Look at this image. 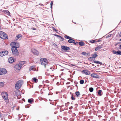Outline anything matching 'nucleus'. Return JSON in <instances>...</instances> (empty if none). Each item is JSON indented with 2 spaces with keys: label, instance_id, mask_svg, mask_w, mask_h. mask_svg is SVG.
Wrapping results in <instances>:
<instances>
[{
  "label": "nucleus",
  "instance_id": "1",
  "mask_svg": "<svg viewBox=\"0 0 121 121\" xmlns=\"http://www.w3.org/2000/svg\"><path fill=\"white\" fill-rule=\"evenodd\" d=\"M19 47V45L18 46H17V47H16L15 46H13L12 47L11 50L13 55L15 56H16L19 53L18 50H17V48Z\"/></svg>",
  "mask_w": 121,
  "mask_h": 121
},
{
  "label": "nucleus",
  "instance_id": "2",
  "mask_svg": "<svg viewBox=\"0 0 121 121\" xmlns=\"http://www.w3.org/2000/svg\"><path fill=\"white\" fill-rule=\"evenodd\" d=\"M23 82L22 80H19L17 82L15 85V88L17 90L19 89L23 84Z\"/></svg>",
  "mask_w": 121,
  "mask_h": 121
},
{
  "label": "nucleus",
  "instance_id": "3",
  "mask_svg": "<svg viewBox=\"0 0 121 121\" xmlns=\"http://www.w3.org/2000/svg\"><path fill=\"white\" fill-rule=\"evenodd\" d=\"M0 37L4 39H7L8 38L7 35L4 32L2 31H0Z\"/></svg>",
  "mask_w": 121,
  "mask_h": 121
},
{
  "label": "nucleus",
  "instance_id": "4",
  "mask_svg": "<svg viewBox=\"0 0 121 121\" xmlns=\"http://www.w3.org/2000/svg\"><path fill=\"white\" fill-rule=\"evenodd\" d=\"M40 60L41 62V65L44 66V67H46V65L48 63V60L44 58H42L40 59Z\"/></svg>",
  "mask_w": 121,
  "mask_h": 121
},
{
  "label": "nucleus",
  "instance_id": "5",
  "mask_svg": "<svg viewBox=\"0 0 121 121\" xmlns=\"http://www.w3.org/2000/svg\"><path fill=\"white\" fill-rule=\"evenodd\" d=\"M2 95L3 99L4 100H8V95L7 93L4 92L2 93Z\"/></svg>",
  "mask_w": 121,
  "mask_h": 121
},
{
  "label": "nucleus",
  "instance_id": "6",
  "mask_svg": "<svg viewBox=\"0 0 121 121\" xmlns=\"http://www.w3.org/2000/svg\"><path fill=\"white\" fill-rule=\"evenodd\" d=\"M7 73L6 70L4 68H0V75L6 74Z\"/></svg>",
  "mask_w": 121,
  "mask_h": 121
},
{
  "label": "nucleus",
  "instance_id": "7",
  "mask_svg": "<svg viewBox=\"0 0 121 121\" xmlns=\"http://www.w3.org/2000/svg\"><path fill=\"white\" fill-rule=\"evenodd\" d=\"M61 48L65 51H68L70 50V48L68 47L65 46H61Z\"/></svg>",
  "mask_w": 121,
  "mask_h": 121
},
{
  "label": "nucleus",
  "instance_id": "8",
  "mask_svg": "<svg viewBox=\"0 0 121 121\" xmlns=\"http://www.w3.org/2000/svg\"><path fill=\"white\" fill-rule=\"evenodd\" d=\"M82 72L86 75H89L90 74V72L86 70H84L82 71Z\"/></svg>",
  "mask_w": 121,
  "mask_h": 121
},
{
  "label": "nucleus",
  "instance_id": "9",
  "mask_svg": "<svg viewBox=\"0 0 121 121\" xmlns=\"http://www.w3.org/2000/svg\"><path fill=\"white\" fill-rule=\"evenodd\" d=\"M91 76L94 78H97L99 77L98 75L92 73L91 75Z\"/></svg>",
  "mask_w": 121,
  "mask_h": 121
},
{
  "label": "nucleus",
  "instance_id": "10",
  "mask_svg": "<svg viewBox=\"0 0 121 121\" xmlns=\"http://www.w3.org/2000/svg\"><path fill=\"white\" fill-rule=\"evenodd\" d=\"M32 52L34 54L36 55H37L39 54V53L37 50L34 49H33Z\"/></svg>",
  "mask_w": 121,
  "mask_h": 121
},
{
  "label": "nucleus",
  "instance_id": "11",
  "mask_svg": "<svg viewBox=\"0 0 121 121\" xmlns=\"http://www.w3.org/2000/svg\"><path fill=\"white\" fill-rule=\"evenodd\" d=\"M8 61L9 63H11L13 62L14 60L12 57H11L8 59Z\"/></svg>",
  "mask_w": 121,
  "mask_h": 121
},
{
  "label": "nucleus",
  "instance_id": "12",
  "mask_svg": "<svg viewBox=\"0 0 121 121\" xmlns=\"http://www.w3.org/2000/svg\"><path fill=\"white\" fill-rule=\"evenodd\" d=\"M16 69L17 70L20 69L21 68V66L19 65V64L15 66Z\"/></svg>",
  "mask_w": 121,
  "mask_h": 121
},
{
  "label": "nucleus",
  "instance_id": "13",
  "mask_svg": "<svg viewBox=\"0 0 121 121\" xmlns=\"http://www.w3.org/2000/svg\"><path fill=\"white\" fill-rule=\"evenodd\" d=\"M102 48V47L101 46H99L95 48V50L96 51H97Z\"/></svg>",
  "mask_w": 121,
  "mask_h": 121
},
{
  "label": "nucleus",
  "instance_id": "14",
  "mask_svg": "<svg viewBox=\"0 0 121 121\" xmlns=\"http://www.w3.org/2000/svg\"><path fill=\"white\" fill-rule=\"evenodd\" d=\"M76 96L77 97H79V96L80 95V93L78 91H76L75 93Z\"/></svg>",
  "mask_w": 121,
  "mask_h": 121
},
{
  "label": "nucleus",
  "instance_id": "15",
  "mask_svg": "<svg viewBox=\"0 0 121 121\" xmlns=\"http://www.w3.org/2000/svg\"><path fill=\"white\" fill-rule=\"evenodd\" d=\"M22 35L21 34H19L16 37V40L18 39L19 38L22 37Z\"/></svg>",
  "mask_w": 121,
  "mask_h": 121
},
{
  "label": "nucleus",
  "instance_id": "16",
  "mask_svg": "<svg viewBox=\"0 0 121 121\" xmlns=\"http://www.w3.org/2000/svg\"><path fill=\"white\" fill-rule=\"evenodd\" d=\"M69 39L68 41V42H69V43H73V41H75V40L72 39Z\"/></svg>",
  "mask_w": 121,
  "mask_h": 121
},
{
  "label": "nucleus",
  "instance_id": "17",
  "mask_svg": "<svg viewBox=\"0 0 121 121\" xmlns=\"http://www.w3.org/2000/svg\"><path fill=\"white\" fill-rule=\"evenodd\" d=\"M91 56L93 58H96L98 56L95 53H94V54L91 55Z\"/></svg>",
  "mask_w": 121,
  "mask_h": 121
},
{
  "label": "nucleus",
  "instance_id": "18",
  "mask_svg": "<svg viewBox=\"0 0 121 121\" xmlns=\"http://www.w3.org/2000/svg\"><path fill=\"white\" fill-rule=\"evenodd\" d=\"M102 90H99V91L98 92V94L100 96H101L102 95Z\"/></svg>",
  "mask_w": 121,
  "mask_h": 121
},
{
  "label": "nucleus",
  "instance_id": "19",
  "mask_svg": "<svg viewBox=\"0 0 121 121\" xmlns=\"http://www.w3.org/2000/svg\"><path fill=\"white\" fill-rule=\"evenodd\" d=\"M3 55L4 56L6 55L8 53V52L6 51H3Z\"/></svg>",
  "mask_w": 121,
  "mask_h": 121
},
{
  "label": "nucleus",
  "instance_id": "20",
  "mask_svg": "<svg viewBox=\"0 0 121 121\" xmlns=\"http://www.w3.org/2000/svg\"><path fill=\"white\" fill-rule=\"evenodd\" d=\"M79 44L81 46H83L85 44L84 42H79Z\"/></svg>",
  "mask_w": 121,
  "mask_h": 121
},
{
  "label": "nucleus",
  "instance_id": "21",
  "mask_svg": "<svg viewBox=\"0 0 121 121\" xmlns=\"http://www.w3.org/2000/svg\"><path fill=\"white\" fill-rule=\"evenodd\" d=\"M82 54L84 56L88 55L89 54L88 53L86 52H82Z\"/></svg>",
  "mask_w": 121,
  "mask_h": 121
},
{
  "label": "nucleus",
  "instance_id": "22",
  "mask_svg": "<svg viewBox=\"0 0 121 121\" xmlns=\"http://www.w3.org/2000/svg\"><path fill=\"white\" fill-rule=\"evenodd\" d=\"M64 37L65 38V39H70L72 38L69 36L67 35H65L64 36Z\"/></svg>",
  "mask_w": 121,
  "mask_h": 121
},
{
  "label": "nucleus",
  "instance_id": "23",
  "mask_svg": "<svg viewBox=\"0 0 121 121\" xmlns=\"http://www.w3.org/2000/svg\"><path fill=\"white\" fill-rule=\"evenodd\" d=\"M25 61H21L20 62L19 64V65L21 66V67L25 63Z\"/></svg>",
  "mask_w": 121,
  "mask_h": 121
},
{
  "label": "nucleus",
  "instance_id": "24",
  "mask_svg": "<svg viewBox=\"0 0 121 121\" xmlns=\"http://www.w3.org/2000/svg\"><path fill=\"white\" fill-rule=\"evenodd\" d=\"M93 88L92 87H90L89 88V91L91 92H93Z\"/></svg>",
  "mask_w": 121,
  "mask_h": 121
},
{
  "label": "nucleus",
  "instance_id": "25",
  "mask_svg": "<svg viewBox=\"0 0 121 121\" xmlns=\"http://www.w3.org/2000/svg\"><path fill=\"white\" fill-rule=\"evenodd\" d=\"M13 45H15L14 46H15L16 47H17V46H18V45H19V43H16L15 42H14L13 43Z\"/></svg>",
  "mask_w": 121,
  "mask_h": 121
},
{
  "label": "nucleus",
  "instance_id": "26",
  "mask_svg": "<svg viewBox=\"0 0 121 121\" xmlns=\"http://www.w3.org/2000/svg\"><path fill=\"white\" fill-rule=\"evenodd\" d=\"M84 81L83 80H81L80 81V83L81 84H83L84 83Z\"/></svg>",
  "mask_w": 121,
  "mask_h": 121
},
{
  "label": "nucleus",
  "instance_id": "27",
  "mask_svg": "<svg viewBox=\"0 0 121 121\" xmlns=\"http://www.w3.org/2000/svg\"><path fill=\"white\" fill-rule=\"evenodd\" d=\"M71 98L73 100H75V98H74V97H73V95H71Z\"/></svg>",
  "mask_w": 121,
  "mask_h": 121
},
{
  "label": "nucleus",
  "instance_id": "28",
  "mask_svg": "<svg viewBox=\"0 0 121 121\" xmlns=\"http://www.w3.org/2000/svg\"><path fill=\"white\" fill-rule=\"evenodd\" d=\"M33 80L35 81V82H36L38 81L37 79L35 78H34Z\"/></svg>",
  "mask_w": 121,
  "mask_h": 121
},
{
  "label": "nucleus",
  "instance_id": "29",
  "mask_svg": "<svg viewBox=\"0 0 121 121\" xmlns=\"http://www.w3.org/2000/svg\"><path fill=\"white\" fill-rule=\"evenodd\" d=\"M32 102V101L31 99H28V102L29 103L31 104Z\"/></svg>",
  "mask_w": 121,
  "mask_h": 121
},
{
  "label": "nucleus",
  "instance_id": "30",
  "mask_svg": "<svg viewBox=\"0 0 121 121\" xmlns=\"http://www.w3.org/2000/svg\"><path fill=\"white\" fill-rule=\"evenodd\" d=\"M93 58L92 57H90L88 59V60H90V61H91L93 60Z\"/></svg>",
  "mask_w": 121,
  "mask_h": 121
},
{
  "label": "nucleus",
  "instance_id": "31",
  "mask_svg": "<svg viewBox=\"0 0 121 121\" xmlns=\"http://www.w3.org/2000/svg\"><path fill=\"white\" fill-rule=\"evenodd\" d=\"M4 56V55H3V51H2L0 52V56Z\"/></svg>",
  "mask_w": 121,
  "mask_h": 121
},
{
  "label": "nucleus",
  "instance_id": "32",
  "mask_svg": "<svg viewBox=\"0 0 121 121\" xmlns=\"http://www.w3.org/2000/svg\"><path fill=\"white\" fill-rule=\"evenodd\" d=\"M112 52L114 54L117 55V51H116L115 50H113L112 51Z\"/></svg>",
  "mask_w": 121,
  "mask_h": 121
},
{
  "label": "nucleus",
  "instance_id": "33",
  "mask_svg": "<svg viewBox=\"0 0 121 121\" xmlns=\"http://www.w3.org/2000/svg\"><path fill=\"white\" fill-rule=\"evenodd\" d=\"M117 55H121V51H117Z\"/></svg>",
  "mask_w": 121,
  "mask_h": 121
},
{
  "label": "nucleus",
  "instance_id": "34",
  "mask_svg": "<svg viewBox=\"0 0 121 121\" xmlns=\"http://www.w3.org/2000/svg\"><path fill=\"white\" fill-rule=\"evenodd\" d=\"M4 86V82H1L0 83V86L1 87L3 86Z\"/></svg>",
  "mask_w": 121,
  "mask_h": 121
},
{
  "label": "nucleus",
  "instance_id": "35",
  "mask_svg": "<svg viewBox=\"0 0 121 121\" xmlns=\"http://www.w3.org/2000/svg\"><path fill=\"white\" fill-rule=\"evenodd\" d=\"M95 42V40H90V42L91 43H94Z\"/></svg>",
  "mask_w": 121,
  "mask_h": 121
},
{
  "label": "nucleus",
  "instance_id": "36",
  "mask_svg": "<svg viewBox=\"0 0 121 121\" xmlns=\"http://www.w3.org/2000/svg\"><path fill=\"white\" fill-rule=\"evenodd\" d=\"M34 68V67H33V66H31L30 67V70L31 69V70H33V69Z\"/></svg>",
  "mask_w": 121,
  "mask_h": 121
},
{
  "label": "nucleus",
  "instance_id": "37",
  "mask_svg": "<svg viewBox=\"0 0 121 121\" xmlns=\"http://www.w3.org/2000/svg\"><path fill=\"white\" fill-rule=\"evenodd\" d=\"M5 12L6 13H8V15L9 14H10V12L8 10H6L5 11Z\"/></svg>",
  "mask_w": 121,
  "mask_h": 121
},
{
  "label": "nucleus",
  "instance_id": "38",
  "mask_svg": "<svg viewBox=\"0 0 121 121\" xmlns=\"http://www.w3.org/2000/svg\"><path fill=\"white\" fill-rule=\"evenodd\" d=\"M94 62L95 63H96V64H99V62L98 61H94Z\"/></svg>",
  "mask_w": 121,
  "mask_h": 121
},
{
  "label": "nucleus",
  "instance_id": "39",
  "mask_svg": "<svg viewBox=\"0 0 121 121\" xmlns=\"http://www.w3.org/2000/svg\"><path fill=\"white\" fill-rule=\"evenodd\" d=\"M54 35L56 36H57L59 38L60 37V36L57 35L55 34Z\"/></svg>",
  "mask_w": 121,
  "mask_h": 121
},
{
  "label": "nucleus",
  "instance_id": "40",
  "mask_svg": "<svg viewBox=\"0 0 121 121\" xmlns=\"http://www.w3.org/2000/svg\"><path fill=\"white\" fill-rule=\"evenodd\" d=\"M59 38H60L62 40H64V39L60 36V37Z\"/></svg>",
  "mask_w": 121,
  "mask_h": 121
},
{
  "label": "nucleus",
  "instance_id": "41",
  "mask_svg": "<svg viewBox=\"0 0 121 121\" xmlns=\"http://www.w3.org/2000/svg\"><path fill=\"white\" fill-rule=\"evenodd\" d=\"M53 2L52 1H51V3H50L51 6H52V5H53Z\"/></svg>",
  "mask_w": 121,
  "mask_h": 121
},
{
  "label": "nucleus",
  "instance_id": "42",
  "mask_svg": "<svg viewBox=\"0 0 121 121\" xmlns=\"http://www.w3.org/2000/svg\"><path fill=\"white\" fill-rule=\"evenodd\" d=\"M53 45L54 46H57V45L55 43H54V44H53Z\"/></svg>",
  "mask_w": 121,
  "mask_h": 121
},
{
  "label": "nucleus",
  "instance_id": "43",
  "mask_svg": "<svg viewBox=\"0 0 121 121\" xmlns=\"http://www.w3.org/2000/svg\"><path fill=\"white\" fill-rule=\"evenodd\" d=\"M52 28L53 30H55L56 31V30L55 29L54 27H52Z\"/></svg>",
  "mask_w": 121,
  "mask_h": 121
},
{
  "label": "nucleus",
  "instance_id": "44",
  "mask_svg": "<svg viewBox=\"0 0 121 121\" xmlns=\"http://www.w3.org/2000/svg\"><path fill=\"white\" fill-rule=\"evenodd\" d=\"M111 36V35H108L107 37H110V36Z\"/></svg>",
  "mask_w": 121,
  "mask_h": 121
},
{
  "label": "nucleus",
  "instance_id": "45",
  "mask_svg": "<svg viewBox=\"0 0 121 121\" xmlns=\"http://www.w3.org/2000/svg\"><path fill=\"white\" fill-rule=\"evenodd\" d=\"M75 41H73V43H74V45H76V43H75Z\"/></svg>",
  "mask_w": 121,
  "mask_h": 121
},
{
  "label": "nucleus",
  "instance_id": "46",
  "mask_svg": "<svg viewBox=\"0 0 121 121\" xmlns=\"http://www.w3.org/2000/svg\"><path fill=\"white\" fill-rule=\"evenodd\" d=\"M119 48L121 49V44L119 45Z\"/></svg>",
  "mask_w": 121,
  "mask_h": 121
},
{
  "label": "nucleus",
  "instance_id": "47",
  "mask_svg": "<svg viewBox=\"0 0 121 121\" xmlns=\"http://www.w3.org/2000/svg\"><path fill=\"white\" fill-rule=\"evenodd\" d=\"M32 29L33 30H36V28H32Z\"/></svg>",
  "mask_w": 121,
  "mask_h": 121
},
{
  "label": "nucleus",
  "instance_id": "48",
  "mask_svg": "<svg viewBox=\"0 0 121 121\" xmlns=\"http://www.w3.org/2000/svg\"><path fill=\"white\" fill-rule=\"evenodd\" d=\"M50 7H51V10L52 11V6H51Z\"/></svg>",
  "mask_w": 121,
  "mask_h": 121
},
{
  "label": "nucleus",
  "instance_id": "49",
  "mask_svg": "<svg viewBox=\"0 0 121 121\" xmlns=\"http://www.w3.org/2000/svg\"><path fill=\"white\" fill-rule=\"evenodd\" d=\"M100 41H101V40L100 39H98L97 40V42H100Z\"/></svg>",
  "mask_w": 121,
  "mask_h": 121
},
{
  "label": "nucleus",
  "instance_id": "50",
  "mask_svg": "<svg viewBox=\"0 0 121 121\" xmlns=\"http://www.w3.org/2000/svg\"><path fill=\"white\" fill-rule=\"evenodd\" d=\"M99 64H100L101 65L102 64V63L101 62H99Z\"/></svg>",
  "mask_w": 121,
  "mask_h": 121
},
{
  "label": "nucleus",
  "instance_id": "51",
  "mask_svg": "<svg viewBox=\"0 0 121 121\" xmlns=\"http://www.w3.org/2000/svg\"><path fill=\"white\" fill-rule=\"evenodd\" d=\"M73 108V107L72 106H71L69 108V109H72Z\"/></svg>",
  "mask_w": 121,
  "mask_h": 121
},
{
  "label": "nucleus",
  "instance_id": "52",
  "mask_svg": "<svg viewBox=\"0 0 121 121\" xmlns=\"http://www.w3.org/2000/svg\"><path fill=\"white\" fill-rule=\"evenodd\" d=\"M118 44V43H115V46H116Z\"/></svg>",
  "mask_w": 121,
  "mask_h": 121
},
{
  "label": "nucleus",
  "instance_id": "53",
  "mask_svg": "<svg viewBox=\"0 0 121 121\" xmlns=\"http://www.w3.org/2000/svg\"><path fill=\"white\" fill-rule=\"evenodd\" d=\"M119 36L120 37H121V32H120V34Z\"/></svg>",
  "mask_w": 121,
  "mask_h": 121
},
{
  "label": "nucleus",
  "instance_id": "54",
  "mask_svg": "<svg viewBox=\"0 0 121 121\" xmlns=\"http://www.w3.org/2000/svg\"><path fill=\"white\" fill-rule=\"evenodd\" d=\"M118 43V44L119 43H121V42H119Z\"/></svg>",
  "mask_w": 121,
  "mask_h": 121
},
{
  "label": "nucleus",
  "instance_id": "55",
  "mask_svg": "<svg viewBox=\"0 0 121 121\" xmlns=\"http://www.w3.org/2000/svg\"><path fill=\"white\" fill-rule=\"evenodd\" d=\"M1 115L0 114V117H1Z\"/></svg>",
  "mask_w": 121,
  "mask_h": 121
},
{
  "label": "nucleus",
  "instance_id": "56",
  "mask_svg": "<svg viewBox=\"0 0 121 121\" xmlns=\"http://www.w3.org/2000/svg\"><path fill=\"white\" fill-rule=\"evenodd\" d=\"M119 41H121V39H120V40H119Z\"/></svg>",
  "mask_w": 121,
  "mask_h": 121
},
{
  "label": "nucleus",
  "instance_id": "57",
  "mask_svg": "<svg viewBox=\"0 0 121 121\" xmlns=\"http://www.w3.org/2000/svg\"><path fill=\"white\" fill-rule=\"evenodd\" d=\"M58 83H59V82H57V84H58Z\"/></svg>",
  "mask_w": 121,
  "mask_h": 121
},
{
  "label": "nucleus",
  "instance_id": "58",
  "mask_svg": "<svg viewBox=\"0 0 121 121\" xmlns=\"http://www.w3.org/2000/svg\"><path fill=\"white\" fill-rule=\"evenodd\" d=\"M92 65L93 66H94V65L93 64H92Z\"/></svg>",
  "mask_w": 121,
  "mask_h": 121
},
{
  "label": "nucleus",
  "instance_id": "59",
  "mask_svg": "<svg viewBox=\"0 0 121 121\" xmlns=\"http://www.w3.org/2000/svg\"><path fill=\"white\" fill-rule=\"evenodd\" d=\"M76 43V44H77V43H78V42H77Z\"/></svg>",
  "mask_w": 121,
  "mask_h": 121
},
{
  "label": "nucleus",
  "instance_id": "60",
  "mask_svg": "<svg viewBox=\"0 0 121 121\" xmlns=\"http://www.w3.org/2000/svg\"><path fill=\"white\" fill-rule=\"evenodd\" d=\"M75 24L76 23H74V22H73Z\"/></svg>",
  "mask_w": 121,
  "mask_h": 121
},
{
  "label": "nucleus",
  "instance_id": "61",
  "mask_svg": "<svg viewBox=\"0 0 121 121\" xmlns=\"http://www.w3.org/2000/svg\"><path fill=\"white\" fill-rule=\"evenodd\" d=\"M90 64H91V63H90Z\"/></svg>",
  "mask_w": 121,
  "mask_h": 121
},
{
  "label": "nucleus",
  "instance_id": "62",
  "mask_svg": "<svg viewBox=\"0 0 121 121\" xmlns=\"http://www.w3.org/2000/svg\"><path fill=\"white\" fill-rule=\"evenodd\" d=\"M120 64L121 65V63Z\"/></svg>",
  "mask_w": 121,
  "mask_h": 121
}]
</instances>
